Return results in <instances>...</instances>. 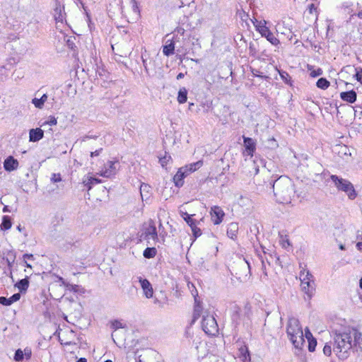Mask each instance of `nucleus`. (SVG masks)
I'll use <instances>...</instances> for the list:
<instances>
[{
  "mask_svg": "<svg viewBox=\"0 0 362 362\" xmlns=\"http://www.w3.org/2000/svg\"><path fill=\"white\" fill-rule=\"evenodd\" d=\"M333 351L339 359L344 360L349 356V351L355 346L362 351L360 341L362 334L353 327L345 328L343 331L336 332L333 337Z\"/></svg>",
  "mask_w": 362,
  "mask_h": 362,
  "instance_id": "1",
  "label": "nucleus"
},
{
  "mask_svg": "<svg viewBox=\"0 0 362 362\" xmlns=\"http://www.w3.org/2000/svg\"><path fill=\"white\" fill-rule=\"evenodd\" d=\"M276 199L282 204H288L294 194L292 182L287 177L281 176L276 180L272 185Z\"/></svg>",
  "mask_w": 362,
  "mask_h": 362,
  "instance_id": "2",
  "label": "nucleus"
},
{
  "mask_svg": "<svg viewBox=\"0 0 362 362\" xmlns=\"http://www.w3.org/2000/svg\"><path fill=\"white\" fill-rule=\"evenodd\" d=\"M286 332L293 346L296 349H301L305 339L302 327L298 319L294 317L289 319Z\"/></svg>",
  "mask_w": 362,
  "mask_h": 362,
  "instance_id": "3",
  "label": "nucleus"
},
{
  "mask_svg": "<svg viewBox=\"0 0 362 362\" xmlns=\"http://www.w3.org/2000/svg\"><path fill=\"white\" fill-rule=\"evenodd\" d=\"M332 182L335 187L339 190L346 194L348 197L353 200L357 197V193L352 183L348 180L340 177L336 175L330 176Z\"/></svg>",
  "mask_w": 362,
  "mask_h": 362,
  "instance_id": "4",
  "label": "nucleus"
},
{
  "mask_svg": "<svg viewBox=\"0 0 362 362\" xmlns=\"http://www.w3.org/2000/svg\"><path fill=\"white\" fill-rule=\"evenodd\" d=\"M202 327L203 331L208 335L216 336L218 333L217 322L212 315L206 314L203 315Z\"/></svg>",
  "mask_w": 362,
  "mask_h": 362,
  "instance_id": "5",
  "label": "nucleus"
},
{
  "mask_svg": "<svg viewBox=\"0 0 362 362\" xmlns=\"http://www.w3.org/2000/svg\"><path fill=\"white\" fill-rule=\"evenodd\" d=\"M119 167L118 160H109L100 171V175L105 177H110L117 173Z\"/></svg>",
  "mask_w": 362,
  "mask_h": 362,
  "instance_id": "6",
  "label": "nucleus"
},
{
  "mask_svg": "<svg viewBox=\"0 0 362 362\" xmlns=\"http://www.w3.org/2000/svg\"><path fill=\"white\" fill-rule=\"evenodd\" d=\"M210 213L211 220L215 225L220 224L222 222L225 214L221 207L218 206L211 207Z\"/></svg>",
  "mask_w": 362,
  "mask_h": 362,
  "instance_id": "7",
  "label": "nucleus"
},
{
  "mask_svg": "<svg viewBox=\"0 0 362 362\" xmlns=\"http://www.w3.org/2000/svg\"><path fill=\"white\" fill-rule=\"evenodd\" d=\"M136 278L141 284L145 296L147 298H152L153 294V290L149 281L146 279H143L141 276H137Z\"/></svg>",
  "mask_w": 362,
  "mask_h": 362,
  "instance_id": "8",
  "label": "nucleus"
},
{
  "mask_svg": "<svg viewBox=\"0 0 362 362\" xmlns=\"http://www.w3.org/2000/svg\"><path fill=\"white\" fill-rule=\"evenodd\" d=\"M54 18L57 23H61L65 21L66 18L64 8L58 0L56 1V5L54 9Z\"/></svg>",
  "mask_w": 362,
  "mask_h": 362,
  "instance_id": "9",
  "label": "nucleus"
},
{
  "mask_svg": "<svg viewBox=\"0 0 362 362\" xmlns=\"http://www.w3.org/2000/svg\"><path fill=\"white\" fill-rule=\"evenodd\" d=\"M188 175L187 168H184L183 167L180 168L173 177V181L175 186L177 187H182L184 184V177Z\"/></svg>",
  "mask_w": 362,
  "mask_h": 362,
  "instance_id": "10",
  "label": "nucleus"
},
{
  "mask_svg": "<svg viewBox=\"0 0 362 362\" xmlns=\"http://www.w3.org/2000/svg\"><path fill=\"white\" fill-rule=\"evenodd\" d=\"M238 344V357L243 362H250V355L247 346L244 343Z\"/></svg>",
  "mask_w": 362,
  "mask_h": 362,
  "instance_id": "11",
  "label": "nucleus"
},
{
  "mask_svg": "<svg viewBox=\"0 0 362 362\" xmlns=\"http://www.w3.org/2000/svg\"><path fill=\"white\" fill-rule=\"evenodd\" d=\"M144 234L146 239H152L154 241L158 240L157 230L152 221H150L149 226L146 229Z\"/></svg>",
  "mask_w": 362,
  "mask_h": 362,
  "instance_id": "12",
  "label": "nucleus"
},
{
  "mask_svg": "<svg viewBox=\"0 0 362 362\" xmlns=\"http://www.w3.org/2000/svg\"><path fill=\"white\" fill-rule=\"evenodd\" d=\"M243 142L245 150L249 156H252L253 153L256 149V144L255 141L250 137H245L243 136Z\"/></svg>",
  "mask_w": 362,
  "mask_h": 362,
  "instance_id": "13",
  "label": "nucleus"
},
{
  "mask_svg": "<svg viewBox=\"0 0 362 362\" xmlns=\"http://www.w3.org/2000/svg\"><path fill=\"white\" fill-rule=\"evenodd\" d=\"M262 33H260L262 37L267 38V40L273 45H277L279 44V40L274 36V35L270 31L268 27L263 28L261 29Z\"/></svg>",
  "mask_w": 362,
  "mask_h": 362,
  "instance_id": "14",
  "label": "nucleus"
},
{
  "mask_svg": "<svg viewBox=\"0 0 362 362\" xmlns=\"http://www.w3.org/2000/svg\"><path fill=\"white\" fill-rule=\"evenodd\" d=\"M44 136V132L40 128L31 129L29 132V141L36 142Z\"/></svg>",
  "mask_w": 362,
  "mask_h": 362,
  "instance_id": "15",
  "label": "nucleus"
},
{
  "mask_svg": "<svg viewBox=\"0 0 362 362\" xmlns=\"http://www.w3.org/2000/svg\"><path fill=\"white\" fill-rule=\"evenodd\" d=\"M18 162L12 156L8 157L4 163V169L6 171L11 172L18 168Z\"/></svg>",
  "mask_w": 362,
  "mask_h": 362,
  "instance_id": "16",
  "label": "nucleus"
},
{
  "mask_svg": "<svg viewBox=\"0 0 362 362\" xmlns=\"http://www.w3.org/2000/svg\"><path fill=\"white\" fill-rule=\"evenodd\" d=\"M340 97L343 100L353 103L356 100L357 95L354 90H349L341 92L340 93Z\"/></svg>",
  "mask_w": 362,
  "mask_h": 362,
  "instance_id": "17",
  "label": "nucleus"
},
{
  "mask_svg": "<svg viewBox=\"0 0 362 362\" xmlns=\"http://www.w3.org/2000/svg\"><path fill=\"white\" fill-rule=\"evenodd\" d=\"M21 298L20 293H14L10 298H7L4 296L0 297V304L3 305H11L14 302L18 301Z\"/></svg>",
  "mask_w": 362,
  "mask_h": 362,
  "instance_id": "18",
  "label": "nucleus"
},
{
  "mask_svg": "<svg viewBox=\"0 0 362 362\" xmlns=\"http://www.w3.org/2000/svg\"><path fill=\"white\" fill-rule=\"evenodd\" d=\"M302 289L309 298L312 296L315 291V283L313 281H306L305 284H301Z\"/></svg>",
  "mask_w": 362,
  "mask_h": 362,
  "instance_id": "19",
  "label": "nucleus"
},
{
  "mask_svg": "<svg viewBox=\"0 0 362 362\" xmlns=\"http://www.w3.org/2000/svg\"><path fill=\"white\" fill-rule=\"evenodd\" d=\"M238 232V225L237 223H230L227 228V235L231 238L235 239L237 237Z\"/></svg>",
  "mask_w": 362,
  "mask_h": 362,
  "instance_id": "20",
  "label": "nucleus"
},
{
  "mask_svg": "<svg viewBox=\"0 0 362 362\" xmlns=\"http://www.w3.org/2000/svg\"><path fill=\"white\" fill-rule=\"evenodd\" d=\"M299 279L301 281V284H305L306 281H313V276L310 273L309 271H306L305 269H303L300 271L299 274Z\"/></svg>",
  "mask_w": 362,
  "mask_h": 362,
  "instance_id": "21",
  "label": "nucleus"
},
{
  "mask_svg": "<svg viewBox=\"0 0 362 362\" xmlns=\"http://www.w3.org/2000/svg\"><path fill=\"white\" fill-rule=\"evenodd\" d=\"M16 286L18 288L21 293L25 292L29 286V281L28 278L25 277L20 280L16 284Z\"/></svg>",
  "mask_w": 362,
  "mask_h": 362,
  "instance_id": "22",
  "label": "nucleus"
},
{
  "mask_svg": "<svg viewBox=\"0 0 362 362\" xmlns=\"http://www.w3.org/2000/svg\"><path fill=\"white\" fill-rule=\"evenodd\" d=\"M100 182V180L92 177H89L83 180V184L87 187L88 191L91 189L93 185Z\"/></svg>",
  "mask_w": 362,
  "mask_h": 362,
  "instance_id": "23",
  "label": "nucleus"
},
{
  "mask_svg": "<svg viewBox=\"0 0 362 362\" xmlns=\"http://www.w3.org/2000/svg\"><path fill=\"white\" fill-rule=\"evenodd\" d=\"M47 94H43L40 99L36 98H33L32 100V103L37 108L42 109L44 106L45 103L47 101Z\"/></svg>",
  "mask_w": 362,
  "mask_h": 362,
  "instance_id": "24",
  "label": "nucleus"
},
{
  "mask_svg": "<svg viewBox=\"0 0 362 362\" xmlns=\"http://www.w3.org/2000/svg\"><path fill=\"white\" fill-rule=\"evenodd\" d=\"M167 42V44L163 46V52L165 56H170L174 54L175 45L173 41Z\"/></svg>",
  "mask_w": 362,
  "mask_h": 362,
  "instance_id": "25",
  "label": "nucleus"
},
{
  "mask_svg": "<svg viewBox=\"0 0 362 362\" xmlns=\"http://www.w3.org/2000/svg\"><path fill=\"white\" fill-rule=\"evenodd\" d=\"M202 165H203V161L202 160H199L197 162L190 163L189 165H186V166H185L183 168H187L188 174H189V173H191L192 172H194L197 169H199Z\"/></svg>",
  "mask_w": 362,
  "mask_h": 362,
  "instance_id": "26",
  "label": "nucleus"
},
{
  "mask_svg": "<svg viewBox=\"0 0 362 362\" xmlns=\"http://www.w3.org/2000/svg\"><path fill=\"white\" fill-rule=\"evenodd\" d=\"M151 187L145 183H142L140 187V193L142 199L144 200V197L147 199L149 197V191Z\"/></svg>",
  "mask_w": 362,
  "mask_h": 362,
  "instance_id": "27",
  "label": "nucleus"
},
{
  "mask_svg": "<svg viewBox=\"0 0 362 362\" xmlns=\"http://www.w3.org/2000/svg\"><path fill=\"white\" fill-rule=\"evenodd\" d=\"M187 100V90L185 88H180L178 92L177 101L179 103H185Z\"/></svg>",
  "mask_w": 362,
  "mask_h": 362,
  "instance_id": "28",
  "label": "nucleus"
},
{
  "mask_svg": "<svg viewBox=\"0 0 362 362\" xmlns=\"http://www.w3.org/2000/svg\"><path fill=\"white\" fill-rule=\"evenodd\" d=\"M12 226L11 218L8 216H4L0 228L1 230H8Z\"/></svg>",
  "mask_w": 362,
  "mask_h": 362,
  "instance_id": "29",
  "label": "nucleus"
},
{
  "mask_svg": "<svg viewBox=\"0 0 362 362\" xmlns=\"http://www.w3.org/2000/svg\"><path fill=\"white\" fill-rule=\"evenodd\" d=\"M157 250L155 247H147L144 250L143 255L146 259L153 258L156 255Z\"/></svg>",
  "mask_w": 362,
  "mask_h": 362,
  "instance_id": "30",
  "label": "nucleus"
},
{
  "mask_svg": "<svg viewBox=\"0 0 362 362\" xmlns=\"http://www.w3.org/2000/svg\"><path fill=\"white\" fill-rule=\"evenodd\" d=\"M316 85L319 88L325 90L329 86L330 83L325 78H320L317 80Z\"/></svg>",
  "mask_w": 362,
  "mask_h": 362,
  "instance_id": "31",
  "label": "nucleus"
},
{
  "mask_svg": "<svg viewBox=\"0 0 362 362\" xmlns=\"http://www.w3.org/2000/svg\"><path fill=\"white\" fill-rule=\"evenodd\" d=\"M240 311L241 310L239 307L235 306L234 308V310L232 314V320L233 322L235 323V325H238L239 323Z\"/></svg>",
  "mask_w": 362,
  "mask_h": 362,
  "instance_id": "32",
  "label": "nucleus"
},
{
  "mask_svg": "<svg viewBox=\"0 0 362 362\" xmlns=\"http://www.w3.org/2000/svg\"><path fill=\"white\" fill-rule=\"evenodd\" d=\"M253 24L255 27L256 28V30L261 33H262V28H267V21L265 20L263 21H257V19L253 21Z\"/></svg>",
  "mask_w": 362,
  "mask_h": 362,
  "instance_id": "33",
  "label": "nucleus"
},
{
  "mask_svg": "<svg viewBox=\"0 0 362 362\" xmlns=\"http://www.w3.org/2000/svg\"><path fill=\"white\" fill-rule=\"evenodd\" d=\"M24 358L23 351L21 349H18L16 351L14 355V360L17 362L22 361Z\"/></svg>",
  "mask_w": 362,
  "mask_h": 362,
  "instance_id": "34",
  "label": "nucleus"
},
{
  "mask_svg": "<svg viewBox=\"0 0 362 362\" xmlns=\"http://www.w3.org/2000/svg\"><path fill=\"white\" fill-rule=\"evenodd\" d=\"M201 315V307L198 305L194 306L192 322H195Z\"/></svg>",
  "mask_w": 362,
  "mask_h": 362,
  "instance_id": "35",
  "label": "nucleus"
},
{
  "mask_svg": "<svg viewBox=\"0 0 362 362\" xmlns=\"http://www.w3.org/2000/svg\"><path fill=\"white\" fill-rule=\"evenodd\" d=\"M182 218L187 223L189 226L195 224V221L191 218V216L187 213H184L182 215Z\"/></svg>",
  "mask_w": 362,
  "mask_h": 362,
  "instance_id": "36",
  "label": "nucleus"
},
{
  "mask_svg": "<svg viewBox=\"0 0 362 362\" xmlns=\"http://www.w3.org/2000/svg\"><path fill=\"white\" fill-rule=\"evenodd\" d=\"M190 227L192 228V231L193 233V235H194V236L195 238H198V237H199L202 235L201 229L196 226V223L192 225Z\"/></svg>",
  "mask_w": 362,
  "mask_h": 362,
  "instance_id": "37",
  "label": "nucleus"
},
{
  "mask_svg": "<svg viewBox=\"0 0 362 362\" xmlns=\"http://www.w3.org/2000/svg\"><path fill=\"white\" fill-rule=\"evenodd\" d=\"M308 350L310 352L314 351L315 349V346L317 345L316 339L315 338H312L311 339L308 340Z\"/></svg>",
  "mask_w": 362,
  "mask_h": 362,
  "instance_id": "38",
  "label": "nucleus"
},
{
  "mask_svg": "<svg viewBox=\"0 0 362 362\" xmlns=\"http://www.w3.org/2000/svg\"><path fill=\"white\" fill-rule=\"evenodd\" d=\"M263 248V252H264V256L263 257V259H264L265 261V264L267 263L269 265H270L271 264V262L274 259V257L272 254H267L264 250V247Z\"/></svg>",
  "mask_w": 362,
  "mask_h": 362,
  "instance_id": "39",
  "label": "nucleus"
},
{
  "mask_svg": "<svg viewBox=\"0 0 362 362\" xmlns=\"http://www.w3.org/2000/svg\"><path fill=\"white\" fill-rule=\"evenodd\" d=\"M50 180L52 183H56L62 181V177L60 173H52Z\"/></svg>",
  "mask_w": 362,
  "mask_h": 362,
  "instance_id": "40",
  "label": "nucleus"
},
{
  "mask_svg": "<svg viewBox=\"0 0 362 362\" xmlns=\"http://www.w3.org/2000/svg\"><path fill=\"white\" fill-rule=\"evenodd\" d=\"M57 123V119L54 116H50L49 117V119L46 122H45L42 126H45L46 124H48L49 126H54L56 125Z\"/></svg>",
  "mask_w": 362,
  "mask_h": 362,
  "instance_id": "41",
  "label": "nucleus"
},
{
  "mask_svg": "<svg viewBox=\"0 0 362 362\" xmlns=\"http://www.w3.org/2000/svg\"><path fill=\"white\" fill-rule=\"evenodd\" d=\"M332 346L327 343L323 348V353L325 356H329L332 354Z\"/></svg>",
  "mask_w": 362,
  "mask_h": 362,
  "instance_id": "42",
  "label": "nucleus"
},
{
  "mask_svg": "<svg viewBox=\"0 0 362 362\" xmlns=\"http://www.w3.org/2000/svg\"><path fill=\"white\" fill-rule=\"evenodd\" d=\"M171 159V157L170 156H165L163 157H161L159 159V162L160 163V165L164 167L165 165H166L168 164V163L169 162V160Z\"/></svg>",
  "mask_w": 362,
  "mask_h": 362,
  "instance_id": "43",
  "label": "nucleus"
},
{
  "mask_svg": "<svg viewBox=\"0 0 362 362\" xmlns=\"http://www.w3.org/2000/svg\"><path fill=\"white\" fill-rule=\"evenodd\" d=\"M356 78L362 84V69H359V70H358V69H356Z\"/></svg>",
  "mask_w": 362,
  "mask_h": 362,
  "instance_id": "44",
  "label": "nucleus"
},
{
  "mask_svg": "<svg viewBox=\"0 0 362 362\" xmlns=\"http://www.w3.org/2000/svg\"><path fill=\"white\" fill-rule=\"evenodd\" d=\"M23 351V354H24V358H25V359H27V360H29L32 356L31 349L29 348H25L24 349V351Z\"/></svg>",
  "mask_w": 362,
  "mask_h": 362,
  "instance_id": "45",
  "label": "nucleus"
},
{
  "mask_svg": "<svg viewBox=\"0 0 362 362\" xmlns=\"http://www.w3.org/2000/svg\"><path fill=\"white\" fill-rule=\"evenodd\" d=\"M281 245L284 248H287V247L290 246V241L286 238H282L281 240Z\"/></svg>",
  "mask_w": 362,
  "mask_h": 362,
  "instance_id": "46",
  "label": "nucleus"
},
{
  "mask_svg": "<svg viewBox=\"0 0 362 362\" xmlns=\"http://www.w3.org/2000/svg\"><path fill=\"white\" fill-rule=\"evenodd\" d=\"M259 257H260V260H261V262H262V270L263 274H264V276H267V268H266L265 261L263 259V256L260 255Z\"/></svg>",
  "mask_w": 362,
  "mask_h": 362,
  "instance_id": "47",
  "label": "nucleus"
},
{
  "mask_svg": "<svg viewBox=\"0 0 362 362\" xmlns=\"http://www.w3.org/2000/svg\"><path fill=\"white\" fill-rule=\"evenodd\" d=\"M322 74V70L321 69H317V70H313L310 72V76L312 77H317Z\"/></svg>",
  "mask_w": 362,
  "mask_h": 362,
  "instance_id": "48",
  "label": "nucleus"
},
{
  "mask_svg": "<svg viewBox=\"0 0 362 362\" xmlns=\"http://www.w3.org/2000/svg\"><path fill=\"white\" fill-rule=\"evenodd\" d=\"M281 78L286 83H288V81H290L291 77L285 71L280 73Z\"/></svg>",
  "mask_w": 362,
  "mask_h": 362,
  "instance_id": "49",
  "label": "nucleus"
},
{
  "mask_svg": "<svg viewBox=\"0 0 362 362\" xmlns=\"http://www.w3.org/2000/svg\"><path fill=\"white\" fill-rule=\"evenodd\" d=\"M249 50H250V54L251 55L255 56L256 54L257 51H256L255 45L253 42L250 43Z\"/></svg>",
  "mask_w": 362,
  "mask_h": 362,
  "instance_id": "50",
  "label": "nucleus"
},
{
  "mask_svg": "<svg viewBox=\"0 0 362 362\" xmlns=\"http://www.w3.org/2000/svg\"><path fill=\"white\" fill-rule=\"evenodd\" d=\"M305 337L308 339V340H310L312 338H314L313 337V334L312 333L310 332V331L309 330V329L308 327L305 328Z\"/></svg>",
  "mask_w": 362,
  "mask_h": 362,
  "instance_id": "51",
  "label": "nucleus"
},
{
  "mask_svg": "<svg viewBox=\"0 0 362 362\" xmlns=\"http://www.w3.org/2000/svg\"><path fill=\"white\" fill-rule=\"evenodd\" d=\"M102 150H103L102 148H100V149L96 150V151H93V152H91V153H90V156H91V157H93V156H98V155L100 154V153L101 152V151H102Z\"/></svg>",
  "mask_w": 362,
  "mask_h": 362,
  "instance_id": "52",
  "label": "nucleus"
},
{
  "mask_svg": "<svg viewBox=\"0 0 362 362\" xmlns=\"http://www.w3.org/2000/svg\"><path fill=\"white\" fill-rule=\"evenodd\" d=\"M112 325L115 327V329L121 327V323L117 320L112 323Z\"/></svg>",
  "mask_w": 362,
  "mask_h": 362,
  "instance_id": "53",
  "label": "nucleus"
},
{
  "mask_svg": "<svg viewBox=\"0 0 362 362\" xmlns=\"http://www.w3.org/2000/svg\"><path fill=\"white\" fill-rule=\"evenodd\" d=\"M356 248H357L359 251L362 252V242H358V243H357V244H356Z\"/></svg>",
  "mask_w": 362,
  "mask_h": 362,
  "instance_id": "54",
  "label": "nucleus"
},
{
  "mask_svg": "<svg viewBox=\"0 0 362 362\" xmlns=\"http://www.w3.org/2000/svg\"><path fill=\"white\" fill-rule=\"evenodd\" d=\"M184 76H185V74H184L183 73H180V74H177V76L176 78H177V80H180V79L183 78H184Z\"/></svg>",
  "mask_w": 362,
  "mask_h": 362,
  "instance_id": "55",
  "label": "nucleus"
},
{
  "mask_svg": "<svg viewBox=\"0 0 362 362\" xmlns=\"http://www.w3.org/2000/svg\"><path fill=\"white\" fill-rule=\"evenodd\" d=\"M33 255H29V254H25L23 255V259H25L26 258L28 259H30V258H33Z\"/></svg>",
  "mask_w": 362,
  "mask_h": 362,
  "instance_id": "56",
  "label": "nucleus"
},
{
  "mask_svg": "<svg viewBox=\"0 0 362 362\" xmlns=\"http://www.w3.org/2000/svg\"><path fill=\"white\" fill-rule=\"evenodd\" d=\"M356 15L358 18L362 20V9L360 11H358Z\"/></svg>",
  "mask_w": 362,
  "mask_h": 362,
  "instance_id": "57",
  "label": "nucleus"
},
{
  "mask_svg": "<svg viewBox=\"0 0 362 362\" xmlns=\"http://www.w3.org/2000/svg\"><path fill=\"white\" fill-rule=\"evenodd\" d=\"M76 362H87V361L85 358H81Z\"/></svg>",
  "mask_w": 362,
  "mask_h": 362,
  "instance_id": "58",
  "label": "nucleus"
},
{
  "mask_svg": "<svg viewBox=\"0 0 362 362\" xmlns=\"http://www.w3.org/2000/svg\"><path fill=\"white\" fill-rule=\"evenodd\" d=\"M3 211H4V212H8V211H9L8 206H5L4 207V209H3Z\"/></svg>",
  "mask_w": 362,
  "mask_h": 362,
  "instance_id": "59",
  "label": "nucleus"
},
{
  "mask_svg": "<svg viewBox=\"0 0 362 362\" xmlns=\"http://www.w3.org/2000/svg\"><path fill=\"white\" fill-rule=\"evenodd\" d=\"M143 64H144L145 70L147 71L148 69H147L146 62L145 59H143Z\"/></svg>",
  "mask_w": 362,
  "mask_h": 362,
  "instance_id": "60",
  "label": "nucleus"
},
{
  "mask_svg": "<svg viewBox=\"0 0 362 362\" xmlns=\"http://www.w3.org/2000/svg\"><path fill=\"white\" fill-rule=\"evenodd\" d=\"M339 249L341 250H344L345 249L344 245H342V244L339 245Z\"/></svg>",
  "mask_w": 362,
  "mask_h": 362,
  "instance_id": "61",
  "label": "nucleus"
},
{
  "mask_svg": "<svg viewBox=\"0 0 362 362\" xmlns=\"http://www.w3.org/2000/svg\"><path fill=\"white\" fill-rule=\"evenodd\" d=\"M333 107L336 109V110H337V112H339V111H338V108H337V103H334V104L333 105Z\"/></svg>",
  "mask_w": 362,
  "mask_h": 362,
  "instance_id": "62",
  "label": "nucleus"
},
{
  "mask_svg": "<svg viewBox=\"0 0 362 362\" xmlns=\"http://www.w3.org/2000/svg\"><path fill=\"white\" fill-rule=\"evenodd\" d=\"M17 229L19 230V231H21L22 230V228L21 226L19 225L17 226Z\"/></svg>",
  "mask_w": 362,
  "mask_h": 362,
  "instance_id": "63",
  "label": "nucleus"
},
{
  "mask_svg": "<svg viewBox=\"0 0 362 362\" xmlns=\"http://www.w3.org/2000/svg\"><path fill=\"white\" fill-rule=\"evenodd\" d=\"M360 287L362 289V278L360 280Z\"/></svg>",
  "mask_w": 362,
  "mask_h": 362,
  "instance_id": "64",
  "label": "nucleus"
}]
</instances>
